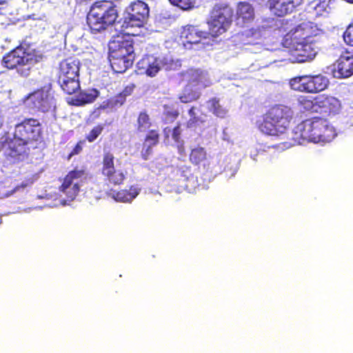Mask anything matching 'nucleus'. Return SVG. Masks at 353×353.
I'll list each match as a JSON object with an SVG mask.
<instances>
[{"instance_id":"obj_1","label":"nucleus","mask_w":353,"mask_h":353,"mask_svg":"<svg viewBox=\"0 0 353 353\" xmlns=\"http://www.w3.org/2000/svg\"><path fill=\"white\" fill-rule=\"evenodd\" d=\"M294 141L303 144L305 141L325 143L336 136L335 128L328 121L320 117L306 119L298 124L293 131Z\"/></svg>"},{"instance_id":"obj_2","label":"nucleus","mask_w":353,"mask_h":353,"mask_svg":"<svg viewBox=\"0 0 353 353\" xmlns=\"http://www.w3.org/2000/svg\"><path fill=\"white\" fill-rule=\"evenodd\" d=\"M39 123L34 119H25L16 125L14 139L8 142L7 154L18 160L23 159L26 150L25 145L30 141L37 140L40 135Z\"/></svg>"},{"instance_id":"obj_3","label":"nucleus","mask_w":353,"mask_h":353,"mask_svg":"<svg viewBox=\"0 0 353 353\" xmlns=\"http://www.w3.org/2000/svg\"><path fill=\"white\" fill-rule=\"evenodd\" d=\"M292 117L293 112L289 107H274L264 116L263 122L259 124V129L269 136H281L288 129Z\"/></svg>"},{"instance_id":"obj_4","label":"nucleus","mask_w":353,"mask_h":353,"mask_svg":"<svg viewBox=\"0 0 353 353\" xmlns=\"http://www.w3.org/2000/svg\"><path fill=\"white\" fill-rule=\"evenodd\" d=\"M117 18V12L111 1L96 2L87 16L88 24L93 32H99L112 25Z\"/></svg>"},{"instance_id":"obj_5","label":"nucleus","mask_w":353,"mask_h":353,"mask_svg":"<svg viewBox=\"0 0 353 353\" xmlns=\"http://www.w3.org/2000/svg\"><path fill=\"white\" fill-rule=\"evenodd\" d=\"M41 57L30 48L19 47L8 53L3 59V64L9 69L17 68L22 76H28L30 69L40 60Z\"/></svg>"},{"instance_id":"obj_6","label":"nucleus","mask_w":353,"mask_h":353,"mask_svg":"<svg viewBox=\"0 0 353 353\" xmlns=\"http://www.w3.org/2000/svg\"><path fill=\"white\" fill-rule=\"evenodd\" d=\"M149 15L148 5L143 1L132 3L126 9V16L122 25L125 34L135 36L139 33L135 28L143 27Z\"/></svg>"},{"instance_id":"obj_7","label":"nucleus","mask_w":353,"mask_h":353,"mask_svg":"<svg viewBox=\"0 0 353 353\" xmlns=\"http://www.w3.org/2000/svg\"><path fill=\"white\" fill-rule=\"evenodd\" d=\"M80 62L77 59H67L60 63L59 82L63 90L72 94L80 88L79 73Z\"/></svg>"},{"instance_id":"obj_8","label":"nucleus","mask_w":353,"mask_h":353,"mask_svg":"<svg viewBox=\"0 0 353 353\" xmlns=\"http://www.w3.org/2000/svg\"><path fill=\"white\" fill-rule=\"evenodd\" d=\"M233 16V10L226 3L216 4L208 19L210 33L212 37L223 34L230 27Z\"/></svg>"},{"instance_id":"obj_9","label":"nucleus","mask_w":353,"mask_h":353,"mask_svg":"<svg viewBox=\"0 0 353 353\" xmlns=\"http://www.w3.org/2000/svg\"><path fill=\"white\" fill-rule=\"evenodd\" d=\"M179 66V61H174L170 56L156 57L148 55L143 57L137 63L139 72L151 77L156 76L162 69L176 70Z\"/></svg>"},{"instance_id":"obj_10","label":"nucleus","mask_w":353,"mask_h":353,"mask_svg":"<svg viewBox=\"0 0 353 353\" xmlns=\"http://www.w3.org/2000/svg\"><path fill=\"white\" fill-rule=\"evenodd\" d=\"M88 179V174L85 170L83 168H77L66 175L61 190L68 197L70 201H72Z\"/></svg>"},{"instance_id":"obj_11","label":"nucleus","mask_w":353,"mask_h":353,"mask_svg":"<svg viewBox=\"0 0 353 353\" xmlns=\"http://www.w3.org/2000/svg\"><path fill=\"white\" fill-rule=\"evenodd\" d=\"M23 103L30 108L43 112L55 107L54 99L48 89H42L30 94L23 99Z\"/></svg>"},{"instance_id":"obj_12","label":"nucleus","mask_w":353,"mask_h":353,"mask_svg":"<svg viewBox=\"0 0 353 353\" xmlns=\"http://www.w3.org/2000/svg\"><path fill=\"white\" fill-rule=\"evenodd\" d=\"M118 35L109 44V57L114 58V64L119 68L118 57L134 55L132 41L130 35Z\"/></svg>"},{"instance_id":"obj_13","label":"nucleus","mask_w":353,"mask_h":353,"mask_svg":"<svg viewBox=\"0 0 353 353\" xmlns=\"http://www.w3.org/2000/svg\"><path fill=\"white\" fill-rule=\"evenodd\" d=\"M316 27L310 21L303 22L301 24L292 28L284 37L283 46L290 47V46L296 42H303L312 35L315 34Z\"/></svg>"},{"instance_id":"obj_14","label":"nucleus","mask_w":353,"mask_h":353,"mask_svg":"<svg viewBox=\"0 0 353 353\" xmlns=\"http://www.w3.org/2000/svg\"><path fill=\"white\" fill-rule=\"evenodd\" d=\"M291 57L290 60L292 62L303 63L312 60L316 51L313 45L309 42H296L292 43L290 47Z\"/></svg>"},{"instance_id":"obj_15","label":"nucleus","mask_w":353,"mask_h":353,"mask_svg":"<svg viewBox=\"0 0 353 353\" xmlns=\"http://www.w3.org/2000/svg\"><path fill=\"white\" fill-rule=\"evenodd\" d=\"M102 174L108 179L110 182L120 184L123 181L126 173L121 170L114 168V157L108 153L103 157Z\"/></svg>"},{"instance_id":"obj_16","label":"nucleus","mask_w":353,"mask_h":353,"mask_svg":"<svg viewBox=\"0 0 353 353\" xmlns=\"http://www.w3.org/2000/svg\"><path fill=\"white\" fill-rule=\"evenodd\" d=\"M336 77L347 78L353 74V53L345 52L341 55L334 66Z\"/></svg>"},{"instance_id":"obj_17","label":"nucleus","mask_w":353,"mask_h":353,"mask_svg":"<svg viewBox=\"0 0 353 353\" xmlns=\"http://www.w3.org/2000/svg\"><path fill=\"white\" fill-rule=\"evenodd\" d=\"M303 0H270V9L277 16H283L293 11L295 7L299 6Z\"/></svg>"},{"instance_id":"obj_18","label":"nucleus","mask_w":353,"mask_h":353,"mask_svg":"<svg viewBox=\"0 0 353 353\" xmlns=\"http://www.w3.org/2000/svg\"><path fill=\"white\" fill-rule=\"evenodd\" d=\"M184 79L188 82V84L201 90L209 86L211 83L208 74L196 69L188 70L184 74Z\"/></svg>"},{"instance_id":"obj_19","label":"nucleus","mask_w":353,"mask_h":353,"mask_svg":"<svg viewBox=\"0 0 353 353\" xmlns=\"http://www.w3.org/2000/svg\"><path fill=\"white\" fill-rule=\"evenodd\" d=\"M237 23L246 26L253 21L254 11L253 7L248 3L241 2L236 7Z\"/></svg>"},{"instance_id":"obj_20","label":"nucleus","mask_w":353,"mask_h":353,"mask_svg":"<svg viewBox=\"0 0 353 353\" xmlns=\"http://www.w3.org/2000/svg\"><path fill=\"white\" fill-rule=\"evenodd\" d=\"M207 32H203L198 27L188 26L183 28L181 37L189 43H199L207 38Z\"/></svg>"},{"instance_id":"obj_21","label":"nucleus","mask_w":353,"mask_h":353,"mask_svg":"<svg viewBox=\"0 0 353 353\" xmlns=\"http://www.w3.org/2000/svg\"><path fill=\"white\" fill-rule=\"evenodd\" d=\"M316 104L318 107L324 109L325 112L336 113L341 109L340 101L334 97L328 96H319L316 98Z\"/></svg>"},{"instance_id":"obj_22","label":"nucleus","mask_w":353,"mask_h":353,"mask_svg":"<svg viewBox=\"0 0 353 353\" xmlns=\"http://www.w3.org/2000/svg\"><path fill=\"white\" fill-rule=\"evenodd\" d=\"M327 78L322 75L307 76V92L324 90L328 85Z\"/></svg>"},{"instance_id":"obj_23","label":"nucleus","mask_w":353,"mask_h":353,"mask_svg":"<svg viewBox=\"0 0 353 353\" xmlns=\"http://www.w3.org/2000/svg\"><path fill=\"white\" fill-rule=\"evenodd\" d=\"M99 95V92L96 89L86 90L72 98L70 103L74 105H81L93 102Z\"/></svg>"},{"instance_id":"obj_24","label":"nucleus","mask_w":353,"mask_h":353,"mask_svg":"<svg viewBox=\"0 0 353 353\" xmlns=\"http://www.w3.org/2000/svg\"><path fill=\"white\" fill-rule=\"evenodd\" d=\"M140 190L137 187H131L129 190H122L110 193L111 197L118 202H131L139 194Z\"/></svg>"},{"instance_id":"obj_25","label":"nucleus","mask_w":353,"mask_h":353,"mask_svg":"<svg viewBox=\"0 0 353 353\" xmlns=\"http://www.w3.org/2000/svg\"><path fill=\"white\" fill-rule=\"evenodd\" d=\"M134 57L135 55H130V57H126L125 58H123L121 56H119L118 57L119 68H117L116 65L114 64V58L109 57V59L112 70L115 72L121 73L124 72L128 68L132 66L134 60Z\"/></svg>"},{"instance_id":"obj_26","label":"nucleus","mask_w":353,"mask_h":353,"mask_svg":"<svg viewBox=\"0 0 353 353\" xmlns=\"http://www.w3.org/2000/svg\"><path fill=\"white\" fill-rule=\"evenodd\" d=\"M201 89L194 88L188 84L185 87L179 95V99L182 103H189L196 100L200 97Z\"/></svg>"},{"instance_id":"obj_27","label":"nucleus","mask_w":353,"mask_h":353,"mask_svg":"<svg viewBox=\"0 0 353 353\" xmlns=\"http://www.w3.org/2000/svg\"><path fill=\"white\" fill-rule=\"evenodd\" d=\"M158 141V134L154 131H151L145 138L143 144V148L141 155L144 159H148L151 153V147L154 145Z\"/></svg>"},{"instance_id":"obj_28","label":"nucleus","mask_w":353,"mask_h":353,"mask_svg":"<svg viewBox=\"0 0 353 353\" xmlns=\"http://www.w3.org/2000/svg\"><path fill=\"white\" fill-rule=\"evenodd\" d=\"M207 158V153L203 147L195 146L191 148L190 161L194 164H199Z\"/></svg>"},{"instance_id":"obj_29","label":"nucleus","mask_w":353,"mask_h":353,"mask_svg":"<svg viewBox=\"0 0 353 353\" xmlns=\"http://www.w3.org/2000/svg\"><path fill=\"white\" fill-rule=\"evenodd\" d=\"M125 101V96L119 94L113 98H111L101 104V107L107 109H114L121 106Z\"/></svg>"},{"instance_id":"obj_30","label":"nucleus","mask_w":353,"mask_h":353,"mask_svg":"<svg viewBox=\"0 0 353 353\" xmlns=\"http://www.w3.org/2000/svg\"><path fill=\"white\" fill-rule=\"evenodd\" d=\"M208 107L209 110L216 117L223 118L228 113V110L223 108L219 101L215 99L210 100L208 102Z\"/></svg>"},{"instance_id":"obj_31","label":"nucleus","mask_w":353,"mask_h":353,"mask_svg":"<svg viewBox=\"0 0 353 353\" xmlns=\"http://www.w3.org/2000/svg\"><path fill=\"white\" fill-rule=\"evenodd\" d=\"M290 85L294 90L307 92V76L297 77L291 79Z\"/></svg>"},{"instance_id":"obj_32","label":"nucleus","mask_w":353,"mask_h":353,"mask_svg":"<svg viewBox=\"0 0 353 353\" xmlns=\"http://www.w3.org/2000/svg\"><path fill=\"white\" fill-rule=\"evenodd\" d=\"M150 127V119L148 114L142 112L138 118V129L139 131L144 132Z\"/></svg>"},{"instance_id":"obj_33","label":"nucleus","mask_w":353,"mask_h":353,"mask_svg":"<svg viewBox=\"0 0 353 353\" xmlns=\"http://www.w3.org/2000/svg\"><path fill=\"white\" fill-rule=\"evenodd\" d=\"M174 6L183 10H188L194 6L195 0H169Z\"/></svg>"},{"instance_id":"obj_34","label":"nucleus","mask_w":353,"mask_h":353,"mask_svg":"<svg viewBox=\"0 0 353 353\" xmlns=\"http://www.w3.org/2000/svg\"><path fill=\"white\" fill-rule=\"evenodd\" d=\"M190 119L187 123V127L190 128H194L197 125H199V123L202 122L199 118L196 117V114L194 112V108H192L188 112Z\"/></svg>"},{"instance_id":"obj_35","label":"nucleus","mask_w":353,"mask_h":353,"mask_svg":"<svg viewBox=\"0 0 353 353\" xmlns=\"http://www.w3.org/2000/svg\"><path fill=\"white\" fill-rule=\"evenodd\" d=\"M300 103L302 105L303 108L306 110H310L312 112H316L318 105L316 104V99L314 101L306 99H302L300 100Z\"/></svg>"},{"instance_id":"obj_36","label":"nucleus","mask_w":353,"mask_h":353,"mask_svg":"<svg viewBox=\"0 0 353 353\" xmlns=\"http://www.w3.org/2000/svg\"><path fill=\"white\" fill-rule=\"evenodd\" d=\"M343 39L346 43L353 46V23L347 28L343 34Z\"/></svg>"},{"instance_id":"obj_37","label":"nucleus","mask_w":353,"mask_h":353,"mask_svg":"<svg viewBox=\"0 0 353 353\" xmlns=\"http://www.w3.org/2000/svg\"><path fill=\"white\" fill-rule=\"evenodd\" d=\"M103 127L102 125H97L94 127L87 136V139L90 142L94 141L98 136L101 133Z\"/></svg>"},{"instance_id":"obj_38","label":"nucleus","mask_w":353,"mask_h":353,"mask_svg":"<svg viewBox=\"0 0 353 353\" xmlns=\"http://www.w3.org/2000/svg\"><path fill=\"white\" fill-rule=\"evenodd\" d=\"M9 12V8L6 0H0V15L6 14Z\"/></svg>"},{"instance_id":"obj_39","label":"nucleus","mask_w":353,"mask_h":353,"mask_svg":"<svg viewBox=\"0 0 353 353\" xmlns=\"http://www.w3.org/2000/svg\"><path fill=\"white\" fill-rule=\"evenodd\" d=\"M165 112L172 118H175L178 115V111L174 108L168 107L167 105L164 106Z\"/></svg>"},{"instance_id":"obj_40","label":"nucleus","mask_w":353,"mask_h":353,"mask_svg":"<svg viewBox=\"0 0 353 353\" xmlns=\"http://www.w3.org/2000/svg\"><path fill=\"white\" fill-rule=\"evenodd\" d=\"M32 183V181H24L23 183H21V184L17 187H16L14 190L12 191V193L15 192H17L19 191L21 188L22 189H24L25 188H26L28 185H30Z\"/></svg>"},{"instance_id":"obj_41","label":"nucleus","mask_w":353,"mask_h":353,"mask_svg":"<svg viewBox=\"0 0 353 353\" xmlns=\"http://www.w3.org/2000/svg\"><path fill=\"white\" fill-rule=\"evenodd\" d=\"M81 150H82L81 144V143H79L77 144V145L74 147L73 150L70 154V157L73 156V155L79 154Z\"/></svg>"},{"instance_id":"obj_42","label":"nucleus","mask_w":353,"mask_h":353,"mask_svg":"<svg viewBox=\"0 0 353 353\" xmlns=\"http://www.w3.org/2000/svg\"><path fill=\"white\" fill-rule=\"evenodd\" d=\"M105 108H103L101 107V105L97 108L96 109L92 114L91 117L93 118V119H96L97 117H99L101 114V110H105Z\"/></svg>"},{"instance_id":"obj_43","label":"nucleus","mask_w":353,"mask_h":353,"mask_svg":"<svg viewBox=\"0 0 353 353\" xmlns=\"http://www.w3.org/2000/svg\"><path fill=\"white\" fill-rule=\"evenodd\" d=\"M179 134H180L179 128V127H176V128H175L173 130V132H172V137H173V139H174L176 141H178V139H179Z\"/></svg>"},{"instance_id":"obj_44","label":"nucleus","mask_w":353,"mask_h":353,"mask_svg":"<svg viewBox=\"0 0 353 353\" xmlns=\"http://www.w3.org/2000/svg\"><path fill=\"white\" fill-rule=\"evenodd\" d=\"M4 123V117L3 114L2 109L0 110V128L3 126Z\"/></svg>"},{"instance_id":"obj_45","label":"nucleus","mask_w":353,"mask_h":353,"mask_svg":"<svg viewBox=\"0 0 353 353\" xmlns=\"http://www.w3.org/2000/svg\"><path fill=\"white\" fill-rule=\"evenodd\" d=\"M250 33H248V35H254L256 34V30H250Z\"/></svg>"},{"instance_id":"obj_46","label":"nucleus","mask_w":353,"mask_h":353,"mask_svg":"<svg viewBox=\"0 0 353 353\" xmlns=\"http://www.w3.org/2000/svg\"><path fill=\"white\" fill-rule=\"evenodd\" d=\"M321 7H322V8H323V7H324V3L319 4V5L317 6L316 9H320Z\"/></svg>"},{"instance_id":"obj_47","label":"nucleus","mask_w":353,"mask_h":353,"mask_svg":"<svg viewBox=\"0 0 353 353\" xmlns=\"http://www.w3.org/2000/svg\"><path fill=\"white\" fill-rule=\"evenodd\" d=\"M61 204L63 205H66V201H62L61 202Z\"/></svg>"},{"instance_id":"obj_48","label":"nucleus","mask_w":353,"mask_h":353,"mask_svg":"<svg viewBox=\"0 0 353 353\" xmlns=\"http://www.w3.org/2000/svg\"><path fill=\"white\" fill-rule=\"evenodd\" d=\"M1 223V218L0 217V224Z\"/></svg>"}]
</instances>
